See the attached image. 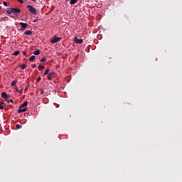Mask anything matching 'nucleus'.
I'll return each mask as SVG.
<instances>
[{"instance_id":"13","label":"nucleus","mask_w":182,"mask_h":182,"mask_svg":"<svg viewBox=\"0 0 182 182\" xmlns=\"http://www.w3.org/2000/svg\"><path fill=\"white\" fill-rule=\"evenodd\" d=\"M6 13H7V14H9V15H11V14H13V13H12V9H11V8L8 9L6 10Z\"/></svg>"},{"instance_id":"14","label":"nucleus","mask_w":182,"mask_h":182,"mask_svg":"<svg viewBox=\"0 0 182 182\" xmlns=\"http://www.w3.org/2000/svg\"><path fill=\"white\" fill-rule=\"evenodd\" d=\"M44 69H45V66L44 65H39L38 66L39 71H43Z\"/></svg>"},{"instance_id":"10","label":"nucleus","mask_w":182,"mask_h":182,"mask_svg":"<svg viewBox=\"0 0 182 182\" xmlns=\"http://www.w3.org/2000/svg\"><path fill=\"white\" fill-rule=\"evenodd\" d=\"M33 34V32L31 30H28L23 33V35H27V36H29Z\"/></svg>"},{"instance_id":"18","label":"nucleus","mask_w":182,"mask_h":182,"mask_svg":"<svg viewBox=\"0 0 182 182\" xmlns=\"http://www.w3.org/2000/svg\"><path fill=\"white\" fill-rule=\"evenodd\" d=\"M5 104H4V102H1V104H0V109L1 110H3L4 109V106L3 105H4Z\"/></svg>"},{"instance_id":"28","label":"nucleus","mask_w":182,"mask_h":182,"mask_svg":"<svg viewBox=\"0 0 182 182\" xmlns=\"http://www.w3.org/2000/svg\"><path fill=\"white\" fill-rule=\"evenodd\" d=\"M36 66V64H32V65H31V67H32L33 68H35Z\"/></svg>"},{"instance_id":"21","label":"nucleus","mask_w":182,"mask_h":182,"mask_svg":"<svg viewBox=\"0 0 182 182\" xmlns=\"http://www.w3.org/2000/svg\"><path fill=\"white\" fill-rule=\"evenodd\" d=\"M6 101L8 103H14V100H13L12 99L6 100Z\"/></svg>"},{"instance_id":"9","label":"nucleus","mask_w":182,"mask_h":182,"mask_svg":"<svg viewBox=\"0 0 182 182\" xmlns=\"http://www.w3.org/2000/svg\"><path fill=\"white\" fill-rule=\"evenodd\" d=\"M28 102L27 101L24 102L19 107V109H23V108L26 107L27 105H28Z\"/></svg>"},{"instance_id":"11","label":"nucleus","mask_w":182,"mask_h":182,"mask_svg":"<svg viewBox=\"0 0 182 182\" xmlns=\"http://www.w3.org/2000/svg\"><path fill=\"white\" fill-rule=\"evenodd\" d=\"M35 60H36L35 55H31V58H29L30 62H33Z\"/></svg>"},{"instance_id":"22","label":"nucleus","mask_w":182,"mask_h":182,"mask_svg":"<svg viewBox=\"0 0 182 182\" xmlns=\"http://www.w3.org/2000/svg\"><path fill=\"white\" fill-rule=\"evenodd\" d=\"M16 128H17V129H22V126L21 124H17Z\"/></svg>"},{"instance_id":"32","label":"nucleus","mask_w":182,"mask_h":182,"mask_svg":"<svg viewBox=\"0 0 182 182\" xmlns=\"http://www.w3.org/2000/svg\"><path fill=\"white\" fill-rule=\"evenodd\" d=\"M16 90L17 92H18V89L17 88V87H16Z\"/></svg>"},{"instance_id":"19","label":"nucleus","mask_w":182,"mask_h":182,"mask_svg":"<svg viewBox=\"0 0 182 182\" xmlns=\"http://www.w3.org/2000/svg\"><path fill=\"white\" fill-rule=\"evenodd\" d=\"M50 69L48 68H46V70L43 73V75H48V72H49Z\"/></svg>"},{"instance_id":"3","label":"nucleus","mask_w":182,"mask_h":182,"mask_svg":"<svg viewBox=\"0 0 182 182\" xmlns=\"http://www.w3.org/2000/svg\"><path fill=\"white\" fill-rule=\"evenodd\" d=\"M21 10L18 8H11V12L14 14H21Z\"/></svg>"},{"instance_id":"35","label":"nucleus","mask_w":182,"mask_h":182,"mask_svg":"<svg viewBox=\"0 0 182 182\" xmlns=\"http://www.w3.org/2000/svg\"><path fill=\"white\" fill-rule=\"evenodd\" d=\"M0 9H1V6H0Z\"/></svg>"},{"instance_id":"24","label":"nucleus","mask_w":182,"mask_h":182,"mask_svg":"<svg viewBox=\"0 0 182 182\" xmlns=\"http://www.w3.org/2000/svg\"><path fill=\"white\" fill-rule=\"evenodd\" d=\"M23 88H21V90H18V93H20V94H22L23 93Z\"/></svg>"},{"instance_id":"15","label":"nucleus","mask_w":182,"mask_h":182,"mask_svg":"<svg viewBox=\"0 0 182 182\" xmlns=\"http://www.w3.org/2000/svg\"><path fill=\"white\" fill-rule=\"evenodd\" d=\"M41 52L39 50H36L33 51V55H40Z\"/></svg>"},{"instance_id":"23","label":"nucleus","mask_w":182,"mask_h":182,"mask_svg":"<svg viewBox=\"0 0 182 182\" xmlns=\"http://www.w3.org/2000/svg\"><path fill=\"white\" fill-rule=\"evenodd\" d=\"M46 60V58H43L41 59V63H44Z\"/></svg>"},{"instance_id":"34","label":"nucleus","mask_w":182,"mask_h":182,"mask_svg":"<svg viewBox=\"0 0 182 182\" xmlns=\"http://www.w3.org/2000/svg\"><path fill=\"white\" fill-rule=\"evenodd\" d=\"M43 90H41V93H43Z\"/></svg>"},{"instance_id":"16","label":"nucleus","mask_w":182,"mask_h":182,"mask_svg":"<svg viewBox=\"0 0 182 182\" xmlns=\"http://www.w3.org/2000/svg\"><path fill=\"white\" fill-rule=\"evenodd\" d=\"M27 65L26 64H21L20 65V68L22 69V70H24L26 68Z\"/></svg>"},{"instance_id":"4","label":"nucleus","mask_w":182,"mask_h":182,"mask_svg":"<svg viewBox=\"0 0 182 182\" xmlns=\"http://www.w3.org/2000/svg\"><path fill=\"white\" fill-rule=\"evenodd\" d=\"M19 25L21 26V31H24L25 28L28 27V24L26 23L20 22Z\"/></svg>"},{"instance_id":"20","label":"nucleus","mask_w":182,"mask_h":182,"mask_svg":"<svg viewBox=\"0 0 182 182\" xmlns=\"http://www.w3.org/2000/svg\"><path fill=\"white\" fill-rule=\"evenodd\" d=\"M20 53H21V51L16 50V51H14V55H19Z\"/></svg>"},{"instance_id":"2","label":"nucleus","mask_w":182,"mask_h":182,"mask_svg":"<svg viewBox=\"0 0 182 182\" xmlns=\"http://www.w3.org/2000/svg\"><path fill=\"white\" fill-rule=\"evenodd\" d=\"M60 40H62V38L57 37V36H54L53 37V39L50 40V43L52 44H55V43H58Z\"/></svg>"},{"instance_id":"27","label":"nucleus","mask_w":182,"mask_h":182,"mask_svg":"<svg viewBox=\"0 0 182 182\" xmlns=\"http://www.w3.org/2000/svg\"><path fill=\"white\" fill-rule=\"evenodd\" d=\"M40 80H41V77H38L37 78V82H39Z\"/></svg>"},{"instance_id":"31","label":"nucleus","mask_w":182,"mask_h":182,"mask_svg":"<svg viewBox=\"0 0 182 182\" xmlns=\"http://www.w3.org/2000/svg\"><path fill=\"white\" fill-rule=\"evenodd\" d=\"M23 55H26L27 53H26V51H23Z\"/></svg>"},{"instance_id":"33","label":"nucleus","mask_w":182,"mask_h":182,"mask_svg":"<svg viewBox=\"0 0 182 182\" xmlns=\"http://www.w3.org/2000/svg\"><path fill=\"white\" fill-rule=\"evenodd\" d=\"M31 1H33V2H36V0H31Z\"/></svg>"},{"instance_id":"30","label":"nucleus","mask_w":182,"mask_h":182,"mask_svg":"<svg viewBox=\"0 0 182 182\" xmlns=\"http://www.w3.org/2000/svg\"><path fill=\"white\" fill-rule=\"evenodd\" d=\"M37 19L36 20H33V23H36L37 22Z\"/></svg>"},{"instance_id":"8","label":"nucleus","mask_w":182,"mask_h":182,"mask_svg":"<svg viewBox=\"0 0 182 182\" xmlns=\"http://www.w3.org/2000/svg\"><path fill=\"white\" fill-rule=\"evenodd\" d=\"M75 44H82V43H83V40L75 38Z\"/></svg>"},{"instance_id":"12","label":"nucleus","mask_w":182,"mask_h":182,"mask_svg":"<svg viewBox=\"0 0 182 182\" xmlns=\"http://www.w3.org/2000/svg\"><path fill=\"white\" fill-rule=\"evenodd\" d=\"M77 2V0H70V4L75 5Z\"/></svg>"},{"instance_id":"7","label":"nucleus","mask_w":182,"mask_h":182,"mask_svg":"<svg viewBox=\"0 0 182 182\" xmlns=\"http://www.w3.org/2000/svg\"><path fill=\"white\" fill-rule=\"evenodd\" d=\"M27 111V108H18V113H24Z\"/></svg>"},{"instance_id":"6","label":"nucleus","mask_w":182,"mask_h":182,"mask_svg":"<svg viewBox=\"0 0 182 182\" xmlns=\"http://www.w3.org/2000/svg\"><path fill=\"white\" fill-rule=\"evenodd\" d=\"M1 97H2L3 99L6 100V99H9V98L10 97V96L8 95L6 92H3L1 93Z\"/></svg>"},{"instance_id":"25","label":"nucleus","mask_w":182,"mask_h":182,"mask_svg":"<svg viewBox=\"0 0 182 182\" xmlns=\"http://www.w3.org/2000/svg\"><path fill=\"white\" fill-rule=\"evenodd\" d=\"M3 5H4V6H7V1H3Z\"/></svg>"},{"instance_id":"17","label":"nucleus","mask_w":182,"mask_h":182,"mask_svg":"<svg viewBox=\"0 0 182 182\" xmlns=\"http://www.w3.org/2000/svg\"><path fill=\"white\" fill-rule=\"evenodd\" d=\"M16 83H17V80H13V81L11 82V86H15V85H16Z\"/></svg>"},{"instance_id":"29","label":"nucleus","mask_w":182,"mask_h":182,"mask_svg":"<svg viewBox=\"0 0 182 182\" xmlns=\"http://www.w3.org/2000/svg\"><path fill=\"white\" fill-rule=\"evenodd\" d=\"M28 87H29V85H28V87L24 90V91H25V92H26V91H27Z\"/></svg>"},{"instance_id":"26","label":"nucleus","mask_w":182,"mask_h":182,"mask_svg":"<svg viewBox=\"0 0 182 182\" xmlns=\"http://www.w3.org/2000/svg\"><path fill=\"white\" fill-rule=\"evenodd\" d=\"M18 2H20L21 4H23L24 1L23 0H17Z\"/></svg>"},{"instance_id":"1","label":"nucleus","mask_w":182,"mask_h":182,"mask_svg":"<svg viewBox=\"0 0 182 182\" xmlns=\"http://www.w3.org/2000/svg\"><path fill=\"white\" fill-rule=\"evenodd\" d=\"M27 8H28V11L31 14H33V15H36L37 14V11H36V9L31 6V5H28L27 6Z\"/></svg>"},{"instance_id":"5","label":"nucleus","mask_w":182,"mask_h":182,"mask_svg":"<svg viewBox=\"0 0 182 182\" xmlns=\"http://www.w3.org/2000/svg\"><path fill=\"white\" fill-rule=\"evenodd\" d=\"M55 76V72L53 71L52 73H50L48 75V80H52V78Z\"/></svg>"}]
</instances>
